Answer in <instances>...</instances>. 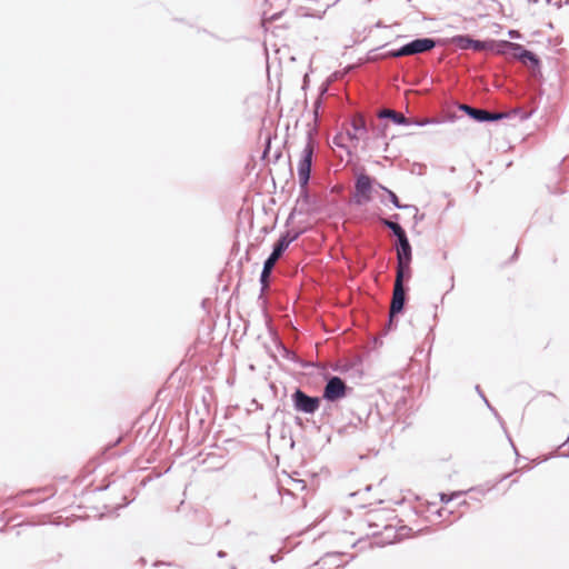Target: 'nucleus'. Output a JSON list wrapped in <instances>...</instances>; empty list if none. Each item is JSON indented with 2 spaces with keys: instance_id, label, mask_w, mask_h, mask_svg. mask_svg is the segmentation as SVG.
Wrapping results in <instances>:
<instances>
[{
  "instance_id": "f257e3e1",
  "label": "nucleus",
  "mask_w": 569,
  "mask_h": 569,
  "mask_svg": "<svg viewBox=\"0 0 569 569\" xmlns=\"http://www.w3.org/2000/svg\"><path fill=\"white\" fill-rule=\"evenodd\" d=\"M410 263L411 262H397L396 281L389 311V327L392 326L395 316L400 313L405 308L406 288L403 281L411 277Z\"/></svg>"
},
{
  "instance_id": "f03ea898",
  "label": "nucleus",
  "mask_w": 569,
  "mask_h": 569,
  "mask_svg": "<svg viewBox=\"0 0 569 569\" xmlns=\"http://www.w3.org/2000/svg\"><path fill=\"white\" fill-rule=\"evenodd\" d=\"M350 127L351 128H347L346 131H340L333 137L332 150L341 161H346V163L350 164L353 170L352 150L356 148V138L351 130H356L355 119L351 120Z\"/></svg>"
},
{
  "instance_id": "7ed1b4c3",
  "label": "nucleus",
  "mask_w": 569,
  "mask_h": 569,
  "mask_svg": "<svg viewBox=\"0 0 569 569\" xmlns=\"http://www.w3.org/2000/svg\"><path fill=\"white\" fill-rule=\"evenodd\" d=\"M387 511L383 509H375L370 510L366 513V516L358 522L361 527L366 526L369 529H372L367 535L376 536L379 532L380 528L387 529Z\"/></svg>"
},
{
  "instance_id": "20e7f679",
  "label": "nucleus",
  "mask_w": 569,
  "mask_h": 569,
  "mask_svg": "<svg viewBox=\"0 0 569 569\" xmlns=\"http://www.w3.org/2000/svg\"><path fill=\"white\" fill-rule=\"evenodd\" d=\"M312 156L313 144L312 141L309 140L301 152V158L298 163V180L301 187H306L309 181L312 164Z\"/></svg>"
},
{
  "instance_id": "39448f33",
  "label": "nucleus",
  "mask_w": 569,
  "mask_h": 569,
  "mask_svg": "<svg viewBox=\"0 0 569 569\" xmlns=\"http://www.w3.org/2000/svg\"><path fill=\"white\" fill-rule=\"evenodd\" d=\"M460 110L465 111L471 119L478 122L498 121L510 116L507 112H490L486 109L473 108L468 104H461Z\"/></svg>"
},
{
  "instance_id": "423d86ee",
  "label": "nucleus",
  "mask_w": 569,
  "mask_h": 569,
  "mask_svg": "<svg viewBox=\"0 0 569 569\" xmlns=\"http://www.w3.org/2000/svg\"><path fill=\"white\" fill-rule=\"evenodd\" d=\"M295 407L298 411H302L306 413H313L319 408V399L309 397L301 390H297L293 396Z\"/></svg>"
},
{
  "instance_id": "0eeeda50",
  "label": "nucleus",
  "mask_w": 569,
  "mask_h": 569,
  "mask_svg": "<svg viewBox=\"0 0 569 569\" xmlns=\"http://www.w3.org/2000/svg\"><path fill=\"white\" fill-rule=\"evenodd\" d=\"M345 393L346 386L343 381L338 377H333L328 381L325 388L323 397L329 401H335L342 398Z\"/></svg>"
},
{
  "instance_id": "6e6552de",
  "label": "nucleus",
  "mask_w": 569,
  "mask_h": 569,
  "mask_svg": "<svg viewBox=\"0 0 569 569\" xmlns=\"http://www.w3.org/2000/svg\"><path fill=\"white\" fill-rule=\"evenodd\" d=\"M406 46L408 54L412 56L432 50L437 46V41L431 38H418L406 43Z\"/></svg>"
},
{
  "instance_id": "1a4fd4ad",
  "label": "nucleus",
  "mask_w": 569,
  "mask_h": 569,
  "mask_svg": "<svg viewBox=\"0 0 569 569\" xmlns=\"http://www.w3.org/2000/svg\"><path fill=\"white\" fill-rule=\"evenodd\" d=\"M453 43L462 50L473 49L475 51H482L489 47L488 42L475 40L469 36H457L453 38Z\"/></svg>"
},
{
  "instance_id": "9d476101",
  "label": "nucleus",
  "mask_w": 569,
  "mask_h": 569,
  "mask_svg": "<svg viewBox=\"0 0 569 569\" xmlns=\"http://www.w3.org/2000/svg\"><path fill=\"white\" fill-rule=\"evenodd\" d=\"M295 238H290L288 234L282 236L278 242L274 244L273 251L270 257L266 260L264 263H269V266L274 267L278 259L282 256L284 250L289 247V244L293 241Z\"/></svg>"
},
{
  "instance_id": "9b49d317",
  "label": "nucleus",
  "mask_w": 569,
  "mask_h": 569,
  "mask_svg": "<svg viewBox=\"0 0 569 569\" xmlns=\"http://www.w3.org/2000/svg\"><path fill=\"white\" fill-rule=\"evenodd\" d=\"M505 44L511 47L516 51L515 56L522 62L530 61L533 64L539 63L537 56L533 52L526 50L521 44L507 41L505 42Z\"/></svg>"
},
{
  "instance_id": "f8f14e48",
  "label": "nucleus",
  "mask_w": 569,
  "mask_h": 569,
  "mask_svg": "<svg viewBox=\"0 0 569 569\" xmlns=\"http://www.w3.org/2000/svg\"><path fill=\"white\" fill-rule=\"evenodd\" d=\"M378 117L380 119H390L393 123L399 126H408L410 123L409 120L402 113L396 112L391 109L380 110Z\"/></svg>"
},
{
  "instance_id": "ddd939ff",
  "label": "nucleus",
  "mask_w": 569,
  "mask_h": 569,
  "mask_svg": "<svg viewBox=\"0 0 569 569\" xmlns=\"http://www.w3.org/2000/svg\"><path fill=\"white\" fill-rule=\"evenodd\" d=\"M372 180L369 176L358 173V202L371 189Z\"/></svg>"
},
{
  "instance_id": "4468645a",
  "label": "nucleus",
  "mask_w": 569,
  "mask_h": 569,
  "mask_svg": "<svg viewBox=\"0 0 569 569\" xmlns=\"http://www.w3.org/2000/svg\"><path fill=\"white\" fill-rule=\"evenodd\" d=\"M397 250V262H411L412 249L408 247H396Z\"/></svg>"
},
{
  "instance_id": "2eb2a0df",
  "label": "nucleus",
  "mask_w": 569,
  "mask_h": 569,
  "mask_svg": "<svg viewBox=\"0 0 569 569\" xmlns=\"http://www.w3.org/2000/svg\"><path fill=\"white\" fill-rule=\"evenodd\" d=\"M382 223L385 227L390 229L395 236H399L401 232L405 231V229L398 222H395V221H391L388 219H383Z\"/></svg>"
},
{
  "instance_id": "dca6fc26",
  "label": "nucleus",
  "mask_w": 569,
  "mask_h": 569,
  "mask_svg": "<svg viewBox=\"0 0 569 569\" xmlns=\"http://www.w3.org/2000/svg\"><path fill=\"white\" fill-rule=\"evenodd\" d=\"M389 196V199L390 201L392 202V204L398 208V209H408V208H411L412 206H407V204H401L399 202V199L397 197V194L395 192H392L391 190L387 189V188H383L381 187Z\"/></svg>"
},
{
  "instance_id": "f3484780",
  "label": "nucleus",
  "mask_w": 569,
  "mask_h": 569,
  "mask_svg": "<svg viewBox=\"0 0 569 569\" xmlns=\"http://www.w3.org/2000/svg\"><path fill=\"white\" fill-rule=\"evenodd\" d=\"M272 268L273 267L269 266V263H264V266H263V270L261 272V278H260V281H261L263 288L268 287L269 277H270V273L272 271Z\"/></svg>"
},
{
  "instance_id": "a211bd4d",
  "label": "nucleus",
  "mask_w": 569,
  "mask_h": 569,
  "mask_svg": "<svg viewBox=\"0 0 569 569\" xmlns=\"http://www.w3.org/2000/svg\"><path fill=\"white\" fill-rule=\"evenodd\" d=\"M463 492L462 491H456V492H452L451 495H447V493H439V497H440V501L442 503H449L450 501H452L455 498L461 496Z\"/></svg>"
},
{
  "instance_id": "6ab92c4d",
  "label": "nucleus",
  "mask_w": 569,
  "mask_h": 569,
  "mask_svg": "<svg viewBox=\"0 0 569 569\" xmlns=\"http://www.w3.org/2000/svg\"><path fill=\"white\" fill-rule=\"evenodd\" d=\"M388 56L390 57H393V58H399V57H405V56H409L408 54V51H407V46L403 44L402 47H400L399 49L397 50H391Z\"/></svg>"
},
{
  "instance_id": "aec40b11",
  "label": "nucleus",
  "mask_w": 569,
  "mask_h": 569,
  "mask_svg": "<svg viewBox=\"0 0 569 569\" xmlns=\"http://www.w3.org/2000/svg\"><path fill=\"white\" fill-rule=\"evenodd\" d=\"M396 237H397V246L396 247H408V246H411L410 242H409V239L407 237L406 231L401 232L399 236H396Z\"/></svg>"
},
{
  "instance_id": "412c9836",
  "label": "nucleus",
  "mask_w": 569,
  "mask_h": 569,
  "mask_svg": "<svg viewBox=\"0 0 569 569\" xmlns=\"http://www.w3.org/2000/svg\"><path fill=\"white\" fill-rule=\"evenodd\" d=\"M357 130H358V139L360 138V136L362 133L367 132L366 121H365L363 117L359 112H358V127H357Z\"/></svg>"
},
{
  "instance_id": "4be33fe9",
  "label": "nucleus",
  "mask_w": 569,
  "mask_h": 569,
  "mask_svg": "<svg viewBox=\"0 0 569 569\" xmlns=\"http://www.w3.org/2000/svg\"><path fill=\"white\" fill-rule=\"evenodd\" d=\"M436 122L435 120H431V119H425V120H421V121H417L416 124L419 126V127H423L428 123H433Z\"/></svg>"
},
{
  "instance_id": "5701e85b",
  "label": "nucleus",
  "mask_w": 569,
  "mask_h": 569,
  "mask_svg": "<svg viewBox=\"0 0 569 569\" xmlns=\"http://www.w3.org/2000/svg\"><path fill=\"white\" fill-rule=\"evenodd\" d=\"M477 391H478V392L480 393V396L483 398V400H485V402L487 403V406L491 409V407H490V405H489V402H488V399H486V398L483 397V395L480 392V389H479V387H478V386H477Z\"/></svg>"
},
{
  "instance_id": "b1692460",
  "label": "nucleus",
  "mask_w": 569,
  "mask_h": 569,
  "mask_svg": "<svg viewBox=\"0 0 569 569\" xmlns=\"http://www.w3.org/2000/svg\"><path fill=\"white\" fill-rule=\"evenodd\" d=\"M370 489H371V487H370V486H367V487H366V491H369Z\"/></svg>"
}]
</instances>
